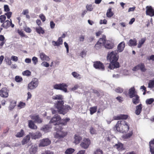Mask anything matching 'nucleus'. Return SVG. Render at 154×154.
Listing matches in <instances>:
<instances>
[{"instance_id": "obj_1", "label": "nucleus", "mask_w": 154, "mask_h": 154, "mask_svg": "<svg viewBox=\"0 0 154 154\" xmlns=\"http://www.w3.org/2000/svg\"><path fill=\"white\" fill-rule=\"evenodd\" d=\"M54 100H57L55 106L58 110V113L64 115L69 110L71 109V107L68 105H64L63 97L60 95H56L52 97Z\"/></svg>"}, {"instance_id": "obj_2", "label": "nucleus", "mask_w": 154, "mask_h": 154, "mask_svg": "<svg viewBox=\"0 0 154 154\" xmlns=\"http://www.w3.org/2000/svg\"><path fill=\"white\" fill-rule=\"evenodd\" d=\"M118 52L115 50L108 52L107 57V59L109 60L110 64L108 68L110 69L119 67V63L117 62L119 58Z\"/></svg>"}, {"instance_id": "obj_3", "label": "nucleus", "mask_w": 154, "mask_h": 154, "mask_svg": "<svg viewBox=\"0 0 154 154\" xmlns=\"http://www.w3.org/2000/svg\"><path fill=\"white\" fill-rule=\"evenodd\" d=\"M115 128L116 130L121 133H126L128 131L129 127L125 121H119L116 124Z\"/></svg>"}, {"instance_id": "obj_4", "label": "nucleus", "mask_w": 154, "mask_h": 154, "mask_svg": "<svg viewBox=\"0 0 154 154\" xmlns=\"http://www.w3.org/2000/svg\"><path fill=\"white\" fill-rule=\"evenodd\" d=\"M70 119L69 118H66L65 119H63L62 121L57 124L55 125H56L55 127V130L57 131H62L63 128V125H66L67 122L69 121Z\"/></svg>"}, {"instance_id": "obj_5", "label": "nucleus", "mask_w": 154, "mask_h": 154, "mask_svg": "<svg viewBox=\"0 0 154 154\" xmlns=\"http://www.w3.org/2000/svg\"><path fill=\"white\" fill-rule=\"evenodd\" d=\"M38 79L35 78L28 84V88L30 90L35 88L38 86Z\"/></svg>"}, {"instance_id": "obj_6", "label": "nucleus", "mask_w": 154, "mask_h": 154, "mask_svg": "<svg viewBox=\"0 0 154 154\" xmlns=\"http://www.w3.org/2000/svg\"><path fill=\"white\" fill-rule=\"evenodd\" d=\"M61 119L60 116L58 114H56L51 119L49 123H53L54 125L60 123Z\"/></svg>"}, {"instance_id": "obj_7", "label": "nucleus", "mask_w": 154, "mask_h": 154, "mask_svg": "<svg viewBox=\"0 0 154 154\" xmlns=\"http://www.w3.org/2000/svg\"><path fill=\"white\" fill-rule=\"evenodd\" d=\"M67 85L65 83L57 84L54 86V88L62 90L65 92H67Z\"/></svg>"}, {"instance_id": "obj_8", "label": "nucleus", "mask_w": 154, "mask_h": 154, "mask_svg": "<svg viewBox=\"0 0 154 154\" xmlns=\"http://www.w3.org/2000/svg\"><path fill=\"white\" fill-rule=\"evenodd\" d=\"M51 143V141L48 138L43 139L40 141L39 146L44 147L50 145Z\"/></svg>"}, {"instance_id": "obj_9", "label": "nucleus", "mask_w": 154, "mask_h": 154, "mask_svg": "<svg viewBox=\"0 0 154 154\" xmlns=\"http://www.w3.org/2000/svg\"><path fill=\"white\" fill-rule=\"evenodd\" d=\"M67 135V133L63 131H57L55 135V138L60 139L63 138Z\"/></svg>"}, {"instance_id": "obj_10", "label": "nucleus", "mask_w": 154, "mask_h": 154, "mask_svg": "<svg viewBox=\"0 0 154 154\" xmlns=\"http://www.w3.org/2000/svg\"><path fill=\"white\" fill-rule=\"evenodd\" d=\"M94 67L96 69H98L102 70H104V66L103 64L100 61H96L94 63Z\"/></svg>"}, {"instance_id": "obj_11", "label": "nucleus", "mask_w": 154, "mask_h": 154, "mask_svg": "<svg viewBox=\"0 0 154 154\" xmlns=\"http://www.w3.org/2000/svg\"><path fill=\"white\" fill-rule=\"evenodd\" d=\"M90 143V140L88 139L85 138L80 145L82 148L86 149L88 147Z\"/></svg>"}, {"instance_id": "obj_12", "label": "nucleus", "mask_w": 154, "mask_h": 154, "mask_svg": "<svg viewBox=\"0 0 154 154\" xmlns=\"http://www.w3.org/2000/svg\"><path fill=\"white\" fill-rule=\"evenodd\" d=\"M146 8V14L147 15L151 17L154 16V10L151 6H147Z\"/></svg>"}, {"instance_id": "obj_13", "label": "nucleus", "mask_w": 154, "mask_h": 154, "mask_svg": "<svg viewBox=\"0 0 154 154\" xmlns=\"http://www.w3.org/2000/svg\"><path fill=\"white\" fill-rule=\"evenodd\" d=\"M8 91L6 88H4L0 91V95L2 97H7L8 95Z\"/></svg>"}, {"instance_id": "obj_14", "label": "nucleus", "mask_w": 154, "mask_h": 154, "mask_svg": "<svg viewBox=\"0 0 154 154\" xmlns=\"http://www.w3.org/2000/svg\"><path fill=\"white\" fill-rule=\"evenodd\" d=\"M125 46V45L124 42H122L118 45L117 47V50L115 51H116V52H118V53L121 52L124 50Z\"/></svg>"}, {"instance_id": "obj_15", "label": "nucleus", "mask_w": 154, "mask_h": 154, "mask_svg": "<svg viewBox=\"0 0 154 154\" xmlns=\"http://www.w3.org/2000/svg\"><path fill=\"white\" fill-rule=\"evenodd\" d=\"M31 118L34 120L35 123H41L42 121V119L39 117L38 115H34L32 116Z\"/></svg>"}, {"instance_id": "obj_16", "label": "nucleus", "mask_w": 154, "mask_h": 154, "mask_svg": "<svg viewBox=\"0 0 154 154\" xmlns=\"http://www.w3.org/2000/svg\"><path fill=\"white\" fill-rule=\"evenodd\" d=\"M136 92L135 91V89L134 87L131 88L129 89L128 94L129 97L130 98H132L136 94Z\"/></svg>"}, {"instance_id": "obj_17", "label": "nucleus", "mask_w": 154, "mask_h": 154, "mask_svg": "<svg viewBox=\"0 0 154 154\" xmlns=\"http://www.w3.org/2000/svg\"><path fill=\"white\" fill-rule=\"evenodd\" d=\"M39 55L40 59L43 61L45 60L48 61L50 60V58L49 57L43 52L41 53Z\"/></svg>"}, {"instance_id": "obj_18", "label": "nucleus", "mask_w": 154, "mask_h": 154, "mask_svg": "<svg viewBox=\"0 0 154 154\" xmlns=\"http://www.w3.org/2000/svg\"><path fill=\"white\" fill-rule=\"evenodd\" d=\"M30 135L32 139H36L41 137L42 134L40 132H36L35 133H31Z\"/></svg>"}, {"instance_id": "obj_19", "label": "nucleus", "mask_w": 154, "mask_h": 154, "mask_svg": "<svg viewBox=\"0 0 154 154\" xmlns=\"http://www.w3.org/2000/svg\"><path fill=\"white\" fill-rule=\"evenodd\" d=\"M37 150V147L35 145H32L29 150V152L30 154H35Z\"/></svg>"}, {"instance_id": "obj_20", "label": "nucleus", "mask_w": 154, "mask_h": 154, "mask_svg": "<svg viewBox=\"0 0 154 154\" xmlns=\"http://www.w3.org/2000/svg\"><path fill=\"white\" fill-rule=\"evenodd\" d=\"M128 118V116L125 115L121 114L117 116L114 117L115 120L125 119Z\"/></svg>"}, {"instance_id": "obj_21", "label": "nucleus", "mask_w": 154, "mask_h": 154, "mask_svg": "<svg viewBox=\"0 0 154 154\" xmlns=\"http://www.w3.org/2000/svg\"><path fill=\"white\" fill-rule=\"evenodd\" d=\"M137 41L135 38L131 39L128 42V44L130 46H134L137 45Z\"/></svg>"}, {"instance_id": "obj_22", "label": "nucleus", "mask_w": 154, "mask_h": 154, "mask_svg": "<svg viewBox=\"0 0 154 154\" xmlns=\"http://www.w3.org/2000/svg\"><path fill=\"white\" fill-rule=\"evenodd\" d=\"M114 45L109 41H107L106 44H104L105 48L107 49H112L114 47Z\"/></svg>"}, {"instance_id": "obj_23", "label": "nucleus", "mask_w": 154, "mask_h": 154, "mask_svg": "<svg viewBox=\"0 0 154 154\" xmlns=\"http://www.w3.org/2000/svg\"><path fill=\"white\" fill-rule=\"evenodd\" d=\"M136 110L135 111V113L139 115L140 114L142 111V105L141 104H140L136 107Z\"/></svg>"}, {"instance_id": "obj_24", "label": "nucleus", "mask_w": 154, "mask_h": 154, "mask_svg": "<svg viewBox=\"0 0 154 154\" xmlns=\"http://www.w3.org/2000/svg\"><path fill=\"white\" fill-rule=\"evenodd\" d=\"M132 98V102L134 104H137L140 101L139 97L137 95H135Z\"/></svg>"}, {"instance_id": "obj_25", "label": "nucleus", "mask_w": 154, "mask_h": 154, "mask_svg": "<svg viewBox=\"0 0 154 154\" xmlns=\"http://www.w3.org/2000/svg\"><path fill=\"white\" fill-rule=\"evenodd\" d=\"M51 128V127L49 125H44L41 128V130L45 132L49 131Z\"/></svg>"}, {"instance_id": "obj_26", "label": "nucleus", "mask_w": 154, "mask_h": 154, "mask_svg": "<svg viewBox=\"0 0 154 154\" xmlns=\"http://www.w3.org/2000/svg\"><path fill=\"white\" fill-rule=\"evenodd\" d=\"M28 125L29 128L32 129H36L37 126L35 125L34 122L32 120H29Z\"/></svg>"}, {"instance_id": "obj_27", "label": "nucleus", "mask_w": 154, "mask_h": 154, "mask_svg": "<svg viewBox=\"0 0 154 154\" xmlns=\"http://www.w3.org/2000/svg\"><path fill=\"white\" fill-rule=\"evenodd\" d=\"M30 136L29 135H28L26 137H24L21 142L22 144L23 145H24L27 143L28 142H29L30 139Z\"/></svg>"}, {"instance_id": "obj_28", "label": "nucleus", "mask_w": 154, "mask_h": 154, "mask_svg": "<svg viewBox=\"0 0 154 154\" xmlns=\"http://www.w3.org/2000/svg\"><path fill=\"white\" fill-rule=\"evenodd\" d=\"M97 42L101 45H104L106 42L105 36H103L102 38H100Z\"/></svg>"}, {"instance_id": "obj_29", "label": "nucleus", "mask_w": 154, "mask_h": 154, "mask_svg": "<svg viewBox=\"0 0 154 154\" xmlns=\"http://www.w3.org/2000/svg\"><path fill=\"white\" fill-rule=\"evenodd\" d=\"M10 22L11 21H10L9 20L6 21L5 22L3 23L2 25V26L5 29L8 28L10 26Z\"/></svg>"}, {"instance_id": "obj_30", "label": "nucleus", "mask_w": 154, "mask_h": 154, "mask_svg": "<svg viewBox=\"0 0 154 154\" xmlns=\"http://www.w3.org/2000/svg\"><path fill=\"white\" fill-rule=\"evenodd\" d=\"M16 101L12 100L9 106V109L11 110L13 109L16 105Z\"/></svg>"}, {"instance_id": "obj_31", "label": "nucleus", "mask_w": 154, "mask_h": 154, "mask_svg": "<svg viewBox=\"0 0 154 154\" xmlns=\"http://www.w3.org/2000/svg\"><path fill=\"white\" fill-rule=\"evenodd\" d=\"M114 147L116 148L118 150H122L123 147V144L121 143H118L117 144H116L114 146Z\"/></svg>"}, {"instance_id": "obj_32", "label": "nucleus", "mask_w": 154, "mask_h": 154, "mask_svg": "<svg viewBox=\"0 0 154 154\" xmlns=\"http://www.w3.org/2000/svg\"><path fill=\"white\" fill-rule=\"evenodd\" d=\"M74 139V143L75 144H78L80 141L81 140L82 138L80 136L75 135Z\"/></svg>"}, {"instance_id": "obj_33", "label": "nucleus", "mask_w": 154, "mask_h": 154, "mask_svg": "<svg viewBox=\"0 0 154 154\" xmlns=\"http://www.w3.org/2000/svg\"><path fill=\"white\" fill-rule=\"evenodd\" d=\"M113 13L112 11L111 8H109L107 11L106 14L107 16L108 17H110L113 15Z\"/></svg>"}, {"instance_id": "obj_34", "label": "nucleus", "mask_w": 154, "mask_h": 154, "mask_svg": "<svg viewBox=\"0 0 154 154\" xmlns=\"http://www.w3.org/2000/svg\"><path fill=\"white\" fill-rule=\"evenodd\" d=\"M72 74L74 78L76 79H80L82 78V76L75 72H72Z\"/></svg>"}, {"instance_id": "obj_35", "label": "nucleus", "mask_w": 154, "mask_h": 154, "mask_svg": "<svg viewBox=\"0 0 154 154\" xmlns=\"http://www.w3.org/2000/svg\"><path fill=\"white\" fill-rule=\"evenodd\" d=\"M146 39L144 38H142L140 41H139V43L138 45V48H140L142 47V45L144 43Z\"/></svg>"}, {"instance_id": "obj_36", "label": "nucleus", "mask_w": 154, "mask_h": 154, "mask_svg": "<svg viewBox=\"0 0 154 154\" xmlns=\"http://www.w3.org/2000/svg\"><path fill=\"white\" fill-rule=\"evenodd\" d=\"M139 69H140L141 71L144 72L146 70V69L144 63H140L139 64Z\"/></svg>"}, {"instance_id": "obj_37", "label": "nucleus", "mask_w": 154, "mask_h": 154, "mask_svg": "<svg viewBox=\"0 0 154 154\" xmlns=\"http://www.w3.org/2000/svg\"><path fill=\"white\" fill-rule=\"evenodd\" d=\"M74 151L75 150L72 148L67 149L65 152V154H72Z\"/></svg>"}, {"instance_id": "obj_38", "label": "nucleus", "mask_w": 154, "mask_h": 154, "mask_svg": "<svg viewBox=\"0 0 154 154\" xmlns=\"http://www.w3.org/2000/svg\"><path fill=\"white\" fill-rule=\"evenodd\" d=\"M36 30L39 34H43L45 33L44 31L43 30L42 28L41 27H39L38 28H37Z\"/></svg>"}, {"instance_id": "obj_39", "label": "nucleus", "mask_w": 154, "mask_h": 154, "mask_svg": "<svg viewBox=\"0 0 154 154\" xmlns=\"http://www.w3.org/2000/svg\"><path fill=\"white\" fill-rule=\"evenodd\" d=\"M24 132L23 130H21L20 131L17 133L16 135V136L17 137H22L24 135Z\"/></svg>"}, {"instance_id": "obj_40", "label": "nucleus", "mask_w": 154, "mask_h": 154, "mask_svg": "<svg viewBox=\"0 0 154 154\" xmlns=\"http://www.w3.org/2000/svg\"><path fill=\"white\" fill-rule=\"evenodd\" d=\"M89 132L91 134H94L97 133V131L92 127H91L89 129Z\"/></svg>"}, {"instance_id": "obj_41", "label": "nucleus", "mask_w": 154, "mask_h": 154, "mask_svg": "<svg viewBox=\"0 0 154 154\" xmlns=\"http://www.w3.org/2000/svg\"><path fill=\"white\" fill-rule=\"evenodd\" d=\"M97 107L96 106L91 107L90 110L91 114L92 115L95 112L97 111Z\"/></svg>"}, {"instance_id": "obj_42", "label": "nucleus", "mask_w": 154, "mask_h": 154, "mask_svg": "<svg viewBox=\"0 0 154 154\" xmlns=\"http://www.w3.org/2000/svg\"><path fill=\"white\" fill-rule=\"evenodd\" d=\"M154 101V99L152 98L147 99L146 102L147 104H150Z\"/></svg>"}, {"instance_id": "obj_43", "label": "nucleus", "mask_w": 154, "mask_h": 154, "mask_svg": "<svg viewBox=\"0 0 154 154\" xmlns=\"http://www.w3.org/2000/svg\"><path fill=\"white\" fill-rule=\"evenodd\" d=\"M6 19V17L5 15H2L0 16V22L1 23H3L4 22V21Z\"/></svg>"}, {"instance_id": "obj_44", "label": "nucleus", "mask_w": 154, "mask_h": 154, "mask_svg": "<svg viewBox=\"0 0 154 154\" xmlns=\"http://www.w3.org/2000/svg\"><path fill=\"white\" fill-rule=\"evenodd\" d=\"M102 151L100 149H97L94 152V154H102Z\"/></svg>"}, {"instance_id": "obj_45", "label": "nucleus", "mask_w": 154, "mask_h": 154, "mask_svg": "<svg viewBox=\"0 0 154 154\" xmlns=\"http://www.w3.org/2000/svg\"><path fill=\"white\" fill-rule=\"evenodd\" d=\"M31 72L28 70H26L23 72V74L24 75L29 76L31 75Z\"/></svg>"}, {"instance_id": "obj_46", "label": "nucleus", "mask_w": 154, "mask_h": 154, "mask_svg": "<svg viewBox=\"0 0 154 154\" xmlns=\"http://www.w3.org/2000/svg\"><path fill=\"white\" fill-rule=\"evenodd\" d=\"M23 80L22 78L20 77L19 76H16L15 77V80L17 82H20Z\"/></svg>"}, {"instance_id": "obj_47", "label": "nucleus", "mask_w": 154, "mask_h": 154, "mask_svg": "<svg viewBox=\"0 0 154 154\" xmlns=\"http://www.w3.org/2000/svg\"><path fill=\"white\" fill-rule=\"evenodd\" d=\"M26 105L25 103L22 102H20L18 105V107L20 109L24 108Z\"/></svg>"}, {"instance_id": "obj_48", "label": "nucleus", "mask_w": 154, "mask_h": 154, "mask_svg": "<svg viewBox=\"0 0 154 154\" xmlns=\"http://www.w3.org/2000/svg\"><path fill=\"white\" fill-rule=\"evenodd\" d=\"M101 45H102L101 44L97 42L95 44L94 47L97 50H98L101 48Z\"/></svg>"}, {"instance_id": "obj_49", "label": "nucleus", "mask_w": 154, "mask_h": 154, "mask_svg": "<svg viewBox=\"0 0 154 154\" xmlns=\"http://www.w3.org/2000/svg\"><path fill=\"white\" fill-rule=\"evenodd\" d=\"M154 85V81L150 80L148 84V87L149 88H152Z\"/></svg>"}, {"instance_id": "obj_50", "label": "nucleus", "mask_w": 154, "mask_h": 154, "mask_svg": "<svg viewBox=\"0 0 154 154\" xmlns=\"http://www.w3.org/2000/svg\"><path fill=\"white\" fill-rule=\"evenodd\" d=\"M85 36L84 35H81L79 38V40L80 42H83L85 39Z\"/></svg>"}, {"instance_id": "obj_51", "label": "nucleus", "mask_w": 154, "mask_h": 154, "mask_svg": "<svg viewBox=\"0 0 154 154\" xmlns=\"http://www.w3.org/2000/svg\"><path fill=\"white\" fill-rule=\"evenodd\" d=\"M32 60L34 65L36 64L38 62L37 58L35 57H33Z\"/></svg>"}, {"instance_id": "obj_52", "label": "nucleus", "mask_w": 154, "mask_h": 154, "mask_svg": "<svg viewBox=\"0 0 154 154\" xmlns=\"http://www.w3.org/2000/svg\"><path fill=\"white\" fill-rule=\"evenodd\" d=\"M115 91L117 93H121L123 91V89L119 87H118L115 90Z\"/></svg>"}, {"instance_id": "obj_53", "label": "nucleus", "mask_w": 154, "mask_h": 154, "mask_svg": "<svg viewBox=\"0 0 154 154\" xmlns=\"http://www.w3.org/2000/svg\"><path fill=\"white\" fill-rule=\"evenodd\" d=\"M86 8L87 10L89 11H92L93 9L91 5H87L86 6Z\"/></svg>"}, {"instance_id": "obj_54", "label": "nucleus", "mask_w": 154, "mask_h": 154, "mask_svg": "<svg viewBox=\"0 0 154 154\" xmlns=\"http://www.w3.org/2000/svg\"><path fill=\"white\" fill-rule=\"evenodd\" d=\"M132 133L131 132L130 133H128L126 134L124 136V137L125 139H127L130 138L132 136Z\"/></svg>"}, {"instance_id": "obj_55", "label": "nucleus", "mask_w": 154, "mask_h": 154, "mask_svg": "<svg viewBox=\"0 0 154 154\" xmlns=\"http://www.w3.org/2000/svg\"><path fill=\"white\" fill-rule=\"evenodd\" d=\"M87 52L84 50L82 51L80 53V56L82 57H85L86 54Z\"/></svg>"}, {"instance_id": "obj_56", "label": "nucleus", "mask_w": 154, "mask_h": 154, "mask_svg": "<svg viewBox=\"0 0 154 154\" xmlns=\"http://www.w3.org/2000/svg\"><path fill=\"white\" fill-rule=\"evenodd\" d=\"M149 147L154 148V139L149 142Z\"/></svg>"}, {"instance_id": "obj_57", "label": "nucleus", "mask_w": 154, "mask_h": 154, "mask_svg": "<svg viewBox=\"0 0 154 154\" xmlns=\"http://www.w3.org/2000/svg\"><path fill=\"white\" fill-rule=\"evenodd\" d=\"M11 59L15 62H17L18 60V58L16 56H12L11 57Z\"/></svg>"}, {"instance_id": "obj_58", "label": "nucleus", "mask_w": 154, "mask_h": 154, "mask_svg": "<svg viewBox=\"0 0 154 154\" xmlns=\"http://www.w3.org/2000/svg\"><path fill=\"white\" fill-rule=\"evenodd\" d=\"M41 65L42 66H43L47 67H49V64L48 63H47V62H42L41 63Z\"/></svg>"}, {"instance_id": "obj_59", "label": "nucleus", "mask_w": 154, "mask_h": 154, "mask_svg": "<svg viewBox=\"0 0 154 154\" xmlns=\"http://www.w3.org/2000/svg\"><path fill=\"white\" fill-rule=\"evenodd\" d=\"M4 8L5 11L8 12L10 11V9L8 6L7 5H5L4 6Z\"/></svg>"}, {"instance_id": "obj_60", "label": "nucleus", "mask_w": 154, "mask_h": 154, "mask_svg": "<svg viewBox=\"0 0 154 154\" xmlns=\"http://www.w3.org/2000/svg\"><path fill=\"white\" fill-rule=\"evenodd\" d=\"M5 15L7 16L8 19H9L12 15V12H8L5 13Z\"/></svg>"}, {"instance_id": "obj_61", "label": "nucleus", "mask_w": 154, "mask_h": 154, "mask_svg": "<svg viewBox=\"0 0 154 154\" xmlns=\"http://www.w3.org/2000/svg\"><path fill=\"white\" fill-rule=\"evenodd\" d=\"M51 112H52V114H57V113H58V110L57 109V110H56L55 109H54L53 108H51Z\"/></svg>"}, {"instance_id": "obj_62", "label": "nucleus", "mask_w": 154, "mask_h": 154, "mask_svg": "<svg viewBox=\"0 0 154 154\" xmlns=\"http://www.w3.org/2000/svg\"><path fill=\"white\" fill-rule=\"evenodd\" d=\"M24 30L26 32L30 33L31 31V29L29 27H26L24 28Z\"/></svg>"}, {"instance_id": "obj_63", "label": "nucleus", "mask_w": 154, "mask_h": 154, "mask_svg": "<svg viewBox=\"0 0 154 154\" xmlns=\"http://www.w3.org/2000/svg\"><path fill=\"white\" fill-rule=\"evenodd\" d=\"M107 21L106 19H104L103 20H100V24H106L107 23Z\"/></svg>"}, {"instance_id": "obj_64", "label": "nucleus", "mask_w": 154, "mask_h": 154, "mask_svg": "<svg viewBox=\"0 0 154 154\" xmlns=\"http://www.w3.org/2000/svg\"><path fill=\"white\" fill-rule=\"evenodd\" d=\"M79 86L78 85H74V87L71 88V90L74 91L77 89L79 87Z\"/></svg>"}]
</instances>
